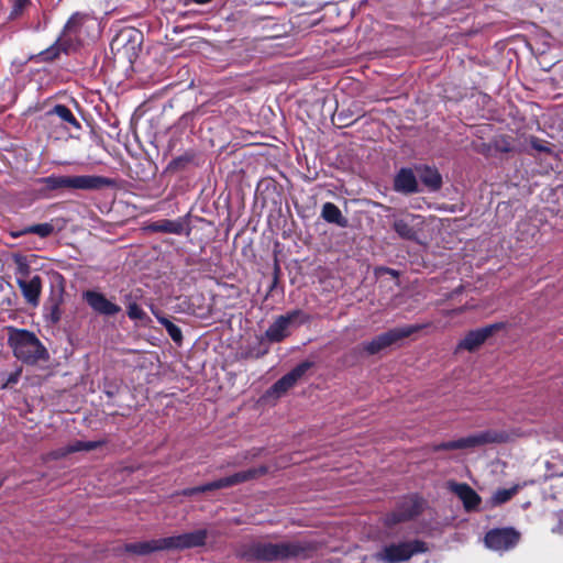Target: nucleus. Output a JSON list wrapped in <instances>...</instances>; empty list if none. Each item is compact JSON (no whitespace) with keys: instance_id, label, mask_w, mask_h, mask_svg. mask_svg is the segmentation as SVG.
<instances>
[{"instance_id":"obj_1","label":"nucleus","mask_w":563,"mask_h":563,"mask_svg":"<svg viewBox=\"0 0 563 563\" xmlns=\"http://www.w3.org/2000/svg\"><path fill=\"white\" fill-rule=\"evenodd\" d=\"M97 25V20L86 13H74L67 21L60 36L47 49L41 53L43 60H53L59 56L62 52L67 53L71 46V38L80 41Z\"/></svg>"},{"instance_id":"obj_2","label":"nucleus","mask_w":563,"mask_h":563,"mask_svg":"<svg viewBox=\"0 0 563 563\" xmlns=\"http://www.w3.org/2000/svg\"><path fill=\"white\" fill-rule=\"evenodd\" d=\"M208 537L206 529L166 537L152 541L131 543L126 550L136 554H147L157 550H185L205 544Z\"/></svg>"},{"instance_id":"obj_3","label":"nucleus","mask_w":563,"mask_h":563,"mask_svg":"<svg viewBox=\"0 0 563 563\" xmlns=\"http://www.w3.org/2000/svg\"><path fill=\"white\" fill-rule=\"evenodd\" d=\"M307 544L300 541L292 542H251L245 545L241 555L250 561H277L297 558L303 554Z\"/></svg>"},{"instance_id":"obj_4","label":"nucleus","mask_w":563,"mask_h":563,"mask_svg":"<svg viewBox=\"0 0 563 563\" xmlns=\"http://www.w3.org/2000/svg\"><path fill=\"white\" fill-rule=\"evenodd\" d=\"M8 344L13 355L25 364L33 365L48 358L45 346L33 332L27 330L9 327Z\"/></svg>"},{"instance_id":"obj_5","label":"nucleus","mask_w":563,"mask_h":563,"mask_svg":"<svg viewBox=\"0 0 563 563\" xmlns=\"http://www.w3.org/2000/svg\"><path fill=\"white\" fill-rule=\"evenodd\" d=\"M520 435H521V433L516 429H510V430L489 429V430H484L481 432L470 434L467 437L460 438L457 440L444 442V443L440 444L437 449H442V450L475 449V448L483 446L486 444L510 442Z\"/></svg>"},{"instance_id":"obj_6","label":"nucleus","mask_w":563,"mask_h":563,"mask_svg":"<svg viewBox=\"0 0 563 563\" xmlns=\"http://www.w3.org/2000/svg\"><path fill=\"white\" fill-rule=\"evenodd\" d=\"M38 183L42 184L46 190L74 191L100 189L103 186H108L110 180L93 175L66 176L53 174L38 179Z\"/></svg>"},{"instance_id":"obj_7","label":"nucleus","mask_w":563,"mask_h":563,"mask_svg":"<svg viewBox=\"0 0 563 563\" xmlns=\"http://www.w3.org/2000/svg\"><path fill=\"white\" fill-rule=\"evenodd\" d=\"M265 472H266L265 467L251 468L247 471L239 472L233 475L210 482V483L201 485V486L185 489L184 495L190 496L194 494H200V493H206L209 490H216V489L231 487V486L238 485L240 483H244L249 479L255 478V477L264 474Z\"/></svg>"},{"instance_id":"obj_8","label":"nucleus","mask_w":563,"mask_h":563,"mask_svg":"<svg viewBox=\"0 0 563 563\" xmlns=\"http://www.w3.org/2000/svg\"><path fill=\"white\" fill-rule=\"evenodd\" d=\"M307 320L308 317L301 310H292L279 316L266 330L265 335L272 342H280L289 335L291 325H299Z\"/></svg>"},{"instance_id":"obj_9","label":"nucleus","mask_w":563,"mask_h":563,"mask_svg":"<svg viewBox=\"0 0 563 563\" xmlns=\"http://www.w3.org/2000/svg\"><path fill=\"white\" fill-rule=\"evenodd\" d=\"M426 547L421 541H409L390 544L376 554V558L385 563H398L410 559L415 553L424 552Z\"/></svg>"},{"instance_id":"obj_10","label":"nucleus","mask_w":563,"mask_h":563,"mask_svg":"<svg viewBox=\"0 0 563 563\" xmlns=\"http://www.w3.org/2000/svg\"><path fill=\"white\" fill-rule=\"evenodd\" d=\"M416 330L417 328L411 325L393 329L390 331L377 335L369 342L363 343L362 347L365 352L373 355L378 353L383 349L391 345L393 343L397 342L398 340L409 336Z\"/></svg>"},{"instance_id":"obj_11","label":"nucleus","mask_w":563,"mask_h":563,"mask_svg":"<svg viewBox=\"0 0 563 563\" xmlns=\"http://www.w3.org/2000/svg\"><path fill=\"white\" fill-rule=\"evenodd\" d=\"M519 533L512 528L493 529L485 537V544L494 551H507L519 541Z\"/></svg>"},{"instance_id":"obj_12","label":"nucleus","mask_w":563,"mask_h":563,"mask_svg":"<svg viewBox=\"0 0 563 563\" xmlns=\"http://www.w3.org/2000/svg\"><path fill=\"white\" fill-rule=\"evenodd\" d=\"M424 224L423 217L413 213H407L402 218L394 221V230L405 240H417L418 233Z\"/></svg>"},{"instance_id":"obj_13","label":"nucleus","mask_w":563,"mask_h":563,"mask_svg":"<svg viewBox=\"0 0 563 563\" xmlns=\"http://www.w3.org/2000/svg\"><path fill=\"white\" fill-rule=\"evenodd\" d=\"M84 300L97 313L103 316H114L121 311V307L108 300L106 296L96 290H87L82 294Z\"/></svg>"},{"instance_id":"obj_14","label":"nucleus","mask_w":563,"mask_h":563,"mask_svg":"<svg viewBox=\"0 0 563 563\" xmlns=\"http://www.w3.org/2000/svg\"><path fill=\"white\" fill-rule=\"evenodd\" d=\"M421 503L415 497L405 498L396 511L386 517V525L394 526L406 521L420 512Z\"/></svg>"},{"instance_id":"obj_15","label":"nucleus","mask_w":563,"mask_h":563,"mask_svg":"<svg viewBox=\"0 0 563 563\" xmlns=\"http://www.w3.org/2000/svg\"><path fill=\"white\" fill-rule=\"evenodd\" d=\"M500 325L499 324H492L484 327L482 329H476L473 331H470L463 340L460 341V343L456 346V351L460 350H466V351H474L477 349L481 344H483L487 338H489L495 330H497Z\"/></svg>"},{"instance_id":"obj_16","label":"nucleus","mask_w":563,"mask_h":563,"mask_svg":"<svg viewBox=\"0 0 563 563\" xmlns=\"http://www.w3.org/2000/svg\"><path fill=\"white\" fill-rule=\"evenodd\" d=\"M311 366L312 363L308 361L300 363L273 385V391L278 396L286 393L288 389L295 386L297 380L301 378Z\"/></svg>"},{"instance_id":"obj_17","label":"nucleus","mask_w":563,"mask_h":563,"mask_svg":"<svg viewBox=\"0 0 563 563\" xmlns=\"http://www.w3.org/2000/svg\"><path fill=\"white\" fill-rule=\"evenodd\" d=\"M451 490L462 500L465 510H477L481 504L479 495L467 484H450Z\"/></svg>"},{"instance_id":"obj_18","label":"nucleus","mask_w":563,"mask_h":563,"mask_svg":"<svg viewBox=\"0 0 563 563\" xmlns=\"http://www.w3.org/2000/svg\"><path fill=\"white\" fill-rule=\"evenodd\" d=\"M18 285L25 298V300L36 306L41 294V278L38 276L32 277L30 280L18 279Z\"/></svg>"},{"instance_id":"obj_19","label":"nucleus","mask_w":563,"mask_h":563,"mask_svg":"<svg viewBox=\"0 0 563 563\" xmlns=\"http://www.w3.org/2000/svg\"><path fill=\"white\" fill-rule=\"evenodd\" d=\"M394 187L396 191L404 194L417 191L418 183L413 172L402 168L395 177Z\"/></svg>"},{"instance_id":"obj_20","label":"nucleus","mask_w":563,"mask_h":563,"mask_svg":"<svg viewBox=\"0 0 563 563\" xmlns=\"http://www.w3.org/2000/svg\"><path fill=\"white\" fill-rule=\"evenodd\" d=\"M141 37V33L133 29V27H126L121 30L115 37L111 42L112 49H120L121 47H125L130 43H136L139 42Z\"/></svg>"},{"instance_id":"obj_21","label":"nucleus","mask_w":563,"mask_h":563,"mask_svg":"<svg viewBox=\"0 0 563 563\" xmlns=\"http://www.w3.org/2000/svg\"><path fill=\"white\" fill-rule=\"evenodd\" d=\"M322 218L329 223H335L344 228L347 220L342 216L341 210L332 202H325L322 207Z\"/></svg>"},{"instance_id":"obj_22","label":"nucleus","mask_w":563,"mask_h":563,"mask_svg":"<svg viewBox=\"0 0 563 563\" xmlns=\"http://www.w3.org/2000/svg\"><path fill=\"white\" fill-rule=\"evenodd\" d=\"M151 229L156 232L181 234L185 230V223L181 220H161L154 222Z\"/></svg>"},{"instance_id":"obj_23","label":"nucleus","mask_w":563,"mask_h":563,"mask_svg":"<svg viewBox=\"0 0 563 563\" xmlns=\"http://www.w3.org/2000/svg\"><path fill=\"white\" fill-rule=\"evenodd\" d=\"M519 490V486L515 485L510 488H500L497 489L488 500L490 507H496L503 505L510 500Z\"/></svg>"},{"instance_id":"obj_24","label":"nucleus","mask_w":563,"mask_h":563,"mask_svg":"<svg viewBox=\"0 0 563 563\" xmlns=\"http://www.w3.org/2000/svg\"><path fill=\"white\" fill-rule=\"evenodd\" d=\"M48 114H54L58 117L62 121L67 122L68 124L73 125L76 129L80 128L79 122L75 118V115L71 113V111L64 104H56Z\"/></svg>"},{"instance_id":"obj_25","label":"nucleus","mask_w":563,"mask_h":563,"mask_svg":"<svg viewBox=\"0 0 563 563\" xmlns=\"http://www.w3.org/2000/svg\"><path fill=\"white\" fill-rule=\"evenodd\" d=\"M98 446L97 442L92 441H75L62 449L60 455H67L79 451H91Z\"/></svg>"},{"instance_id":"obj_26","label":"nucleus","mask_w":563,"mask_h":563,"mask_svg":"<svg viewBox=\"0 0 563 563\" xmlns=\"http://www.w3.org/2000/svg\"><path fill=\"white\" fill-rule=\"evenodd\" d=\"M421 180L424 185H427L432 190L440 188L441 186V176L440 174L430 167L423 169L421 174Z\"/></svg>"},{"instance_id":"obj_27","label":"nucleus","mask_w":563,"mask_h":563,"mask_svg":"<svg viewBox=\"0 0 563 563\" xmlns=\"http://www.w3.org/2000/svg\"><path fill=\"white\" fill-rule=\"evenodd\" d=\"M156 318L158 322L166 329L167 333L173 339V341L176 343H180L183 340L181 330L166 317L156 316Z\"/></svg>"},{"instance_id":"obj_28","label":"nucleus","mask_w":563,"mask_h":563,"mask_svg":"<svg viewBox=\"0 0 563 563\" xmlns=\"http://www.w3.org/2000/svg\"><path fill=\"white\" fill-rule=\"evenodd\" d=\"M53 231H54V228L52 224L41 223V224L27 227L26 229H24V231L22 233H33V234H37L41 238H46V236L51 235L53 233Z\"/></svg>"},{"instance_id":"obj_29","label":"nucleus","mask_w":563,"mask_h":563,"mask_svg":"<svg viewBox=\"0 0 563 563\" xmlns=\"http://www.w3.org/2000/svg\"><path fill=\"white\" fill-rule=\"evenodd\" d=\"M30 0H13L10 18L15 19L20 16L23 13V11L30 5Z\"/></svg>"},{"instance_id":"obj_30","label":"nucleus","mask_w":563,"mask_h":563,"mask_svg":"<svg viewBox=\"0 0 563 563\" xmlns=\"http://www.w3.org/2000/svg\"><path fill=\"white\" fill-rule=\"evenodd\" d=\"M128 316L133 320H143L146 313L137 303L132 302L128 307Z\"/></svg>"},{"instance_id":"obj_31","label":"nucleus","mask_w":563,"mask_h":563,"mask_svg":"<svg viewBox=\"0 0 563 563\" xmlns=\"http://www.w3.org/2000/svg\"><path fill=\"white\" fill-rule=\"evenodd\" d=\"M21 368L16 369L15 372L11 373L9 377L7 378L5 383L3 384V387H8L11 385H14L18 383L20 376H21Z\"/></svg>"},{"instance_id":"obj_32","label":"nucleus","mask_w":563,"mask_h":563,"mask_svg":"<svg viewBox=\"0 0 563 563\" xmlns=\"http://www.w3.org/2000/svg\"><path fill=\"white\" fill-rule=\"evenodd\" d=\"M187 162L188 159L186 157H177L169 163L168 169H176L178 166H183Z\"/></svg>"},{"instance_id":"obj_33","label":"nucleus","mask_w":563,"mask_h":563,"mask_svg":"<svg viewBox=\"0 0 563 563\" xmlns=\"http://www.w3.org/2000/svg\"><path fill=\"white\" fill-rule=\"evenodd\" d=\"M554 532H563V523H561L558 528L553 529Z\"/></svg>"},{"instance_id":"obj_34","label":"nucleus","mask_w":563,"mask_h":563,"mask_svg":"<svg viewBox=\"0 0 563 563\" xmlns=\"http://www.w3.org/2000/svg\"><path fill=\"white\" fill-rule=\"evenodd\" d=\"M192 1L196 3H199V4H205V3L210 2L211 0H192Z\"/></svg>"},{"instance_id":"obj_35","label":"nucleus","mask_w":563,"mask_h":563,"mask_svg":"<svg viewBox=\"0 0 563 563\" xmlns=\"http://www.w3.org/2000/svg\"><path fill=\"white\" fill-rule=\"evenodd\" d=\"M2 484H3V479H0V487L2 486Z\"/></svg>"}]
</instances>
